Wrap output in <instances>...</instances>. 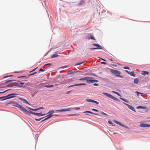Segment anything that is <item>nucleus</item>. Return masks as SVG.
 I'll return each instance as SVG.
<instances>
[{
  "instance_id": "31",
  "label": "nucleus",
  "mask_w": 150,
  "mask_h": 150,
  "mask_svg": "<svg viewBox=\"0 0 150 150\" xmlns=\"http://www.w3.org/2000/svg\"><path fill=\"white\" fill-rule=\"evenodd\" d=\"M136 93H137V96H139L140 94H143V93H139V92H138V91H136Z\"/></svg>"
},
{
  "instance_id": "34",
  "label": "nucleus",
  "mask_w": 150,
  "mask_h": 150,
  "mask_svg": "<svg viewBox=\"0 0 150 150\" xmlns=\"http://www.w3.org/2000/svg\"><path fill=\"white\" fill-rule=\"evenodd\" d=\"M90 75H92V76H97L96 74H94V73H90Z\"/></svg>"
},
{
  "instance_id": "17",
  "label": "nucleus",
  "mask_w": 150,
  "mask_h": 150,
  "mask_svg": "<svg viewBox=\"0 0 150 150\" xmlns=\"http://www.w3.org/2000/svg\"><path fill=\"white\" fill-rule=\"evenodd\" d=\"M20 99L21 100H22L24 103L27 104H28L29 105H30V104L28 102V101L27 100H26L25 99H24L23 98H20Z\"/></svg>"
},
{
  "instance_id": "61",
  "label": "nucleus",
  "mask_w": 150,
  "mask_h": 150,
  "mask_svg": "<svg viewBox=\"0 0 150 150\" xmlns=\"http://www.w3.org/2000/svg\"><path fill=\"white\" fill-rule=\"evenodd\" d=\"M66 67V66H64V67H62V68H64V67Z\"/></svg>"
},
{
  "instance_id": "47",
  "label": "nucleus",
  "mask_w": 150,
  "mask_h": 150,
  "mask_svg": "<svg viewBox=\"0 0 150 150\" xmlns=\"http://www.w3.org/2000/svg\"><path fill=\"white\" fill-rule=\"evenodd\" d=\"M98 84H97V83H95L94 84V86H98Z\"/></svg>"
},
{
  "instance_id": "1",
  "label": "nucleus",
  "mask_w": 150,
  "mask_h": 150,
  "mask_svg": "<svg viewBox=\"0 0 150 150\" xmlns=\"http://www.w3.org/2000/svg\"><path fill=\"white\" fill-rule=\"evenodd\" d=\"M94 78L93 77H88L80 79H79L80 81L86 80V82L88 83H93L95 82H98V80H94Z\"/></svg>"
},
{
  "instance_id": "40",
  "label": "nucleus",
  "mask_w": 150,
  "mask_h": 150,
  "mask_svg": "<svg viewBox=\"0 0 150 150\" xmlns=\"http://www.w3.org/2000/svg\"><path fill=\"white\" fill-rule=\"evenodd\" d=\"M74 109H74L75 110H79L80 109V107H78L77 108H73Z\"/></svg>"
},
{
  "instance_id": "30",
  "label": "nucleus",
  "mask_w": 150,
  "mask_h": 150,
  "mask_svg": "<svg viewBox=\"0 0 150 150\" xmlns=\"http://www.w3.org/2000/svg\"><path fill=\"white\" fill-rule=\"evenodd\" d=\"M14 104H15V106H16L17 107H18L19 106V105H19L16 102H15V103H14Z\"/></svg>"
},
{
  "instance_id": "19",
  "label": "nucleus",
  "mask_w": 150,
  "mask_h": 150,
  "mask_svg": "<svg viewBox=\"0 0 150 150\" xmlns=\"http://www.w3.org/2000/svg\"><path fill=\"white\" fill-rule=\"evenodd\" d=\"M58 56V55H57V54H55L52 55L51 56V58H55L57 57Z\"/></svg>"
},
{
  "instance_id": "52",
  "label": "nucleus",
  "mask_w": 150,
  "mask_h": 150,
  "mask_svg": "<svg viewBox=\"0 0 150 150\" xmlns=\"http://www.w3.org/2000/svg\"><path fill=\"white\" fill-rule=\"evenodd\" d=\"M25 76H21L20 77H19L18 78H23L25 77Z\"/></svg>"
},
{
  "instance_id": "5",
  "label": "nucleus",
  "mask_w": 150,
  "mask_h": 150,
  "mask_svg": "<svg viewBox=\"0 0 150 150\" xmlns=\"http://www.w3.org/2000/svg\"><path fill=\"white\" fill-rule=\"evenodd\" d=\"M31 114L34 115H37L38 116H45L47 114H42L41 113H37L36 112H33L31 111H29V113H28V115H30Z\"/></svg>"
},
{
  "instance_id": "20",
  "label": "nucleus",
  "mask_w": 150,
  "mask_h": 150,
  "mask_svg": "<svg viewBox=\"0 0 150 150\" xmlns=\"http://www.w3.org/2000/svg\"><path fill=\"white\" fill-rule=\"evenodd\" d=\"M120 98L122 100L125 102H126V103H128L129 102V101H128V100H127L126 99L123 98Z\"/></svg>"
},
{
  "instance_id": "10",
  "label": "nucleus",
  "mask_w": 150,
  "mask_h": 150,
  "mask_svg": "<svg viewBox=\"0 0 150 150\" xmlns=\"http://www.w3.org/2000/svg\"><path fill=\"white\" fill-rule=\"evenodd\" d=\"M86 101L88 102H91L95 103L97 104H98L99 103L97 101H95L93 100L89 99H87L86 100Z\"/></svg>"
},
{
  "instance_id": "11",
  "label": "nucleus",
  "mask_w": 150,
  "mask_h": 150,
  "mask_svg": "<svg viewBox=\"0 0 150 150\" xmlns=\"http://www.w3.org/2000/svg\"><path fill=\"white\" fill-rule=\"evenodd\" d=\"M74 109V108H69L68 109H62V110H56V111L57 112H62L64 111H70L71 109Z\"/></svg>"
},
{
  "instance_id": "35",
  "label": "nucleus",
  "mask_w": 150,
  "mask_h": 150,
  "mask_svg": "<svg viewBox=\"0 0 150 150\" xmlns=\"http://www.w3.org/2000/svg\"><path fill=\"white\" fill-rule=\"evenodd\" d=\"M10 90V89H8V90H7L3 92H0V93H5V92H6V91H8L9 90Z\"/></svg>"
},
{
  "instance_id": "36",
  "label": "nucleus",
  "mask_w": 150,
  "mask_h": 150,
  "mask_svg": "<svg viewBox=\"0 0 150 150\" xmlns=\"http://www.w3.org/2000/svg\"><path fill=\"white\" fill-rule=\"evenodd\" d=\"M101 114L103 115H106V116H108V115L105 113L104 112H101Z\"/></svg>"
},
{
  "instance_id": "24",
  "label": "nucleus",
  "mask_w": 150,
  "mask_h": 150,
  "mask_svg": "<svg viewBox=\"0 0 150 150\" xmlns=\"http://www.w3.org/2000/svg\"><path fill=\"white\" fill-rule=\"evenodd\" d=\"M29 108L30 110H32L34 111H37V110H39V109H38V108H37V109H32V108Z\"/></svg>"
},
{
  "instance_id": "9",
  "label": "nucleus",
  "mask_w": 150,
  "mask_h": 150,
  "mask_svg": "<svg viewBox=\"0 0 150 150\" xmlns=\"http://www.w3.org/2000/svg\"><path fill=\"white\" fill-rule=\"evenodd\" d=\"M123 103L125 105H126L128 107V108H129L131 110H132L134 112H136V110L133 106H132L129 105V104H127L124 102H123Z\"/></svg>"
},
{
  "instance_id": "23",
  "label": "nucleus",
  "mask_w": 150,
  "mask_h": 150,
  "mask_svg": "<svg viewBox=\"0 0 150 150\" xmlns=\"http://www.w3.org/2000/svg\"><path fill=\"white\" fill-rule=\"evenodd\" d=\"M129 74L131 76H135V74H134V72L133 71L130 73Z\"/></svg>"
},
{
  "instance_id": "4",
  "label": "nucleus",
  "mask_w": 150,
  "mask_h": 150,
  "mask_svg": "<svg viewBox=\"0 0 150 150\" xmlns=\"http://www.w3.org/2000/svg\"><path fill=\"white\" fill-rule=\"evenodd\" d=\"M103 94L115 100L118 101H120V100H119L118 98L113 96L112 95L108 93L104 92L103 93Z\"/></svg>"
},
{
  "instance_id": "26",
  "label": "nucleus",
  "mask_w": 150,
  "mask_h": 150,
  "mask_svg": "<svg viewBox=\"0 0 150 150\" xmlns=\"http://www.w3.org/2000/svg\"><path fill=\"white\" fill-rule=\"evenodd\" d=\"M13 80H8V81H6L5 82V83H8L10 82H12L13 81Z\"/></svg>"
},
{
  "instance_id": "50",
  "label": "nucleus",
  "mask_w": 150,
  "mask_h": 150,
  "mask_svg": "<svg viewBox=\"0 0 150 150\" xmlns=\"http://www.w3.org/2000/svg\"><path fill=\"white\" fill-rule=\"evenodd\" d=\"M76 115V114H72V115H69L74 116V115Z\"/></svg>"
},
{
  "instance_id": "13",
  "label": "nucleus",
  "mask_w": 150,
  "mask_h": 150,
  "mask_svg": "<svg viewBox=\"0 0 150 150\" xmlns=\"http://www.w3.org/2000/svg\"><path fill=\"white\" fill-rule=\"evenodd\" d=\"M86 83H77V84H74V85H71V86H69V87H73V86H81V85H86Z\"/></svg>"
},
{
  "instance_id": "59",
  "label": "nucleus",
  "mask_w": 150,
  "mask_h": 150,
  "mask_svg": "<svg viewBox=\"0 0 150 150\" xmlns=\"http://www.w3.org/2000/svg\"><path fill=\"white\" fill-rule=\"evenodd\" d=\"M36 69V68H35V69H33V70L32 71H34L35 70V69Z\"/></svg>"
},
{
  "instance_id": "45",
  "label": "nucleus",
  "mask_w": 150,
  "mask_h": 150,
  "mask_svg": "<svg viewBox=\"0 0 150 150\" xmlns=\"http://www.w3.org/2000/svg\"><path fill=\"white\" fill-rule=\"evenodd\" d=\"M51 63H48V64H45V65H44V66H45L47 65H51Z\"/></svg>"
},
{
  "instance_id": "62",
  "label": "nucleus",
  "mask_w": 150,
  "mask_h": 150,
  "mask_svg": "<svg viewBox=\"0 0 150 150\" xmlns=\"http://www.w3.org/2000/svg\"><path fill=\"white\" fill-rule=\"evenodd\" d=\"M149 118H150V117Z\"/></svg>"
},
{
  "instance_id": "38",
  "label": "nucleus",
  "mask_w": 150,
  "mask_h": 150,
  "mask_svg": "<svg viewBox=\"0 0 150 150\" xmlns=\"http://www.w3.org/2000/svg\"><path fill=\"white\" fill-rule=\"evenodd\" d=\"M83 63V62H81V63H80L78 64H76L75 65V66L81 65V64H82Z\"/></svg>"
},
{
  "instance_id": "43",
  "label": "nucleus",
  "mask_w": 150,
  "mask_h": 150,
  "mask_svg": "<svg viewBox=\"0 0 150 150\" xmlns=\"http://www.w3.org/2000/svg\"><path fill=\"white\" fill-rule=\"evenodd\" d=\"M13 76L12 75L7 76L4 77V78L8 77H11V76Z\"/></svg>"
},
{
  "instance_id": "60",
  "label": "nucleus",
  "mask_w": 150,
  "mask_h": 150,
  "mask_svg": "<svg viewBox=\"0 0 150 150\" xmlns=\"http://www.w3.org/2000/svg\"><path fill=\"white\" fill-rule=\"evenodd\" d=\"M113 133L114 134H117V133L116 132H114V133Z\"/></svg>"
},
{
  "instance_id": "48",
  "label": "nucleus",
  "mask_w": 150,
  "mask_h": 150,
  "mask_svg": "<svg viewBox=\"0 0 150 150\" xmlns=\"http://www.w3.org/2000/svg\"><path fill=\"white\" fill-rule=\"evenodd\" d=\"M6 98V97H5V96L0 97V99H1L3 98Z\"/></svg>"
},
{
  "instance_id": "27",
  "label": "nucleus",
  "mask_w": 150,
  "mask_h": 150,
  "mask_svg": "<svg viewBox=\"0 0 150 150\" xmlns=\"http://www.w3.org/2000/svg\"><path fill=\"white\" fill-rule=\"evenodd\" d=\"M54 86V85H46L45 86V87L47 88H50V87H53Z\"/></svg>"
},
{
  "instance_id": "39",
  "label": "nucleus",
  "mask_w": 150,
  "mask_h": 150,
  "mask_svg": "<svg viewBox=\"0 0 150 150\" xmlns=\"http://www.w3.org/2000/svg\"><path fill=\"white\" fill-rule=\"evenodd\" d=\"M124 69H129V68L128 67H124Z\"/></svg>"
},
{
  "instance_id": "8",
  "label": "nucleus",
  "mask_w": 150,
  "mask_h": 150,
  "mask_svg": "<svg viewBox=\"0 0 150 150\" xmlns=\"http://www.w3.org/2000/svg\"><path fill=\"white\" fill-rule=\"evenodd\" d=\"M86 38L87 39H92L94 40H95L96 39L95 37H94L93 35L92 34H89L86 37Z\"/></svg>"
},
{
  "instance_id": "28",
  "label": "nucleus",
  "mask_w": 150,
  "mask_h": 150,
  "mask_svg": "<svg viewBox=\"0 0 150 150\" xmlns=\"http://www.w3.org/2000/svg\"><path fill=\"white\" fill-rule=\"evenodd\" d=\"M54 110H50L47 114L52 113H54Z\"/></svg>"
},
{
  "instance_id": "56",
  "label": "nucleus",
  "mask_w": 150,
  "mask_h": 150,
  "mask_svg": "<svg viewBox=\"0 0 150 150\" xmlns=\"http://www.w3.org/2000/svg\"><path fill=\"white\" fill-rule=\"evenodd\" d=\"M82 72V71H77L76 72Z\"/></svg>"
},
{
  "instance_id": "16",
  "label": "nucleus",
  "mask_w": 150,
  "mask_h": 150,
  "mask_svg": "<svg viewBox=\"0 0 150 150\" xmlns=\"http://www.w3.org/2000/svg\"><path fill=\"white\" fill-rule=\"evenodd\" d=\"M149 74V72L147 71H142V74L144 76H145L146 75H148Z\"/></svg>"
},
{
  "instance_id": "58",
  "label": "nucleus",
  "mask_w": 150,
  "mask_h": 150,
  "mask_svg": "<svg viewBox=\"0 0 150 150\" xmlns=\"http://www.w3.org/2000/svg\"><path fill=\"white\" fill-rule=\"evenodd\" d=\"M110 60L111 61H113V60L112 59H110Z\"/></svg>"
},
{
  "instance_id": "51",
  "label": "nucleus",
  "mask_w": 150,
  "mask_h": 150,
  "mask_svg": "<svg viewBox=\"0 0 150 150\" xmlns=\"http://www.w3.org/2000/svg\"><path fill=\"white\" fill-rule=\"evenodd\" d=\"M38 109H39V110H40V109H44V108H43L42 107H40V108H38Z\"/></svg>"
},
{
  "instance_id": "14",
  "label": "nucleus",
  "mask_w": 150,
  "mask_h": 150,
  "mask_svg": "<svg viewBox=\"0 0 150 150\" xmlns=\"http://www.w3.org/2000/svg\"><path fill=\"white\" fill-rule=\"evenodd\" d=\"M141 127H150V125L149 124H141L140 125Z\"/></svg>"
},
{
  "instance_id": "32",
  "label": "nucleus",
  "mask_w": 150,
  "mask_h": 150,
  "mask_svg": "<svg viewBox=\"0 0 150 150\" xmlns=\"http://www.w3.org/2000/svg\"><path fill=\"white\" fill-rule=\"evenodd\" d=\"M121 126L122 127H125V128L129 129V128L128 127H127V126H126L125 125H124L122 124V125H121Z\"/></svg>"
},
{
  "instance_id": "7",
  "label": "nucleus",
  "mask_w": 150,
  "mask_h": 150,
  "mask_svg": "<svg viewBox=\"0 0 150 150\" xmlns=\"http://www.w3.org/2000/svg\"><path fill=\"white\" fill-rule=\"evenodd\" d=\"M16 94H14V93H12V94H9L8 95H7V96H6V97H7V98H6L5 99L1 100H5V99H10V98H14V97H15V96H14L13 95H16Z\"/></svg>"
},
{
  "instance_id": "22",
  "label": "nucleus",
  "mask_w": 150,
  "mask_h": 150,
  "mask_svg": "<svg viewBox=\"0 0 150 150\" xmlns=\"http://www.w3.org/2000/svg\"><path fill=\"white\" fill-rule=\"evenodd\" d=\"M114 122H115L117 124H118L119 125L121 126L122 125V124H121L120 122L116 121V120H114Z\"/></svg>"
},
{
  "instance_id": "37",
  "label": "nucleus",
  "mask_w": 150,
  "mask_h": 150,
  "mask_svg": "<svg viewBox=\"0 0 150 150\" xmlns=\"http://www.w3.org/2000/svg\"><path fill=\"white\" fill-rule=\"evenodd\" d=\"M108 122L110 124H112L113 126V123H112V122L110 121H108Z\"/></svg>"
},
{
  "instance_id": "12",
  "label": "nucleus",
  "mask_w": 150,
  "mask_h": 150,
  "mask_svg": "<svg viewBox=\"0 0 150 150\" xmlns=\"http://www.w3.org/2000/svg\"><path fill=\"white\" fill-rule=\"evenodd\" d=\"M50 114L48 115H47L46 116V117H47L45 118L44 120H43L42 121H45V120H46L49 118H50L51 117L53 116H58V115H53L52 113H49Z\"/></svg>"
},
{
  "instance_id": "15",
  "label": "nucleus",
  "mask_w": 150,
  "mask_h": 150,
  "mask_svg": "<svg viewBox=\"0 0 150 150\" xmlns=\"http://www.w3.org/2000/svg\"><path fill=\"white\" fill-rule=\"evenodd\" d=\"M93 45L96 47H96V48H98V49H102V47L99 44H93Z\"/></svg>"
},
{
  "instance_id": "46",
  "label": "nucleus",
  "mask_w": 150,
  "mask_h": 150,
  "mask_svg": "<svg viewBox=\"0 0 150 150\" xmlns=\"http://www.w3.org/2000/svg\"><path fill=\"white\" fill-rule=\"evenodd\" d=\"M100 63L104 64H106V63L104 62H101Z\"/></svg>"
},
{
  "instance_id": "44",
  "label": "nucleus",
  "mask_w": 150,
  "mask_h": 150,
  "mask_svg": "<svg viewBox=\"0 0 150 150\" xmlns=\"http://www.w3.org/2000/svg\"><path fill=\"white\" fill-rule=\"evenodd\" d=\"M90 49H91V50H95V49H98V48H90Z\"/></svg>"
},
{
  "instance_id": "2",
  "label": "nucleus",
  "mask_w": 150,
  "mask_h": 150,
  "mask_svg": "<svg viewBox=\"0 0 150 150\" xmlns=\"http://www.w3.org/2000/svg\"><path fill=\"white\" fill-rule=\"evenodd\" d=\"M25 83L23 82H20V83L18 82H15L14 83H13L9 84V85H8L7 86L11 87L18 86L20 87H24L25 86H23V85Z\"/></svg>"
},
{
  "instance_id": "33",
  "label": "nucleus",
  "mask_w": 150,
  "mask_h": 150,
  "mask_svg": "<svg viewBox=\"0 0 150 150\" xmlns=\"http://www.w3.org/2000/svg\"><path fill=\"white\" fill-rule=\"evenodd\" d=\"M44 118V117H42V118H40V119H35V120L36 121H39L40 120L42 119L43 118Z\"/></svg>"
},
{
  "instance_id": "55",
  "label": "nucleus",
  "mask_w": 150,
  "mask_h": 150,
  "mask_svg": "<svg viewBox=\"0 0 150 150\" xmlns=\"http://www.w3.org/2000/svg\"><path fill=\"white\" fill-rule=\"evenodd\" d=\"M102 60H103V61H106V60L105 59H102V58H100Z\"/></svg>"
},
{
  "instance_id": "54",
  "label": "nucleus",
  "mask_w": 150,
  "mask_h": 150,
  "mask_svg": "<svg viewBox=\"0 0 150 150\" xmlns=\"http://www.w3.org/2000/svg\"><path fill=\"white\" fill-rule=\"evenodd\" d=\"M37 73V72H35L34 73H33V74H31V75H34V74H35Z\"/></svg>"
},
{
  "instance_id": "53",
  "label": "nucleus",
  "mask_w": 150,
  "mask_h": 150,
  "mask_svg": "<svg viewBox=\"0 0 150 150\" xmlns=\"http://www.w3.org/2000/svg\"><path fill=\"white\" fill-rule=\"evenodd\" d=\"M71 92V91H67V92L66 93H67V94H68L69 93H70Z\"/></svg>"
},
{
  "instance_id": "3",
  "label": "nucleus",
  "mask_w": 150,
  "mask_h": 150,
  "mask_svg": "<svg viewBox=\"0 0 150 150\" xmlns=\"http://www.w3.org/2000/svg\"><path fill=\"white\" fill-rule=\"evenodd\" d=\"M111 72L112 74H116V76L117 77L121 78H123L122 76L120 75V74H121V72L119 71L114 69H111Z\"/></svg>"
},
{
  "instance_id": "49",
  "label": "nucleus",
  "mask_w": 150,
  "mask_h": 150,
  "mask_svg": "<svg viewBox=\"0 0 150 150\" xmlns=\"http://www.w3.org/2000/svg\"><path fill=\"white\" fill-rule=\"evenodd\" d=\"M126 72H127L128 74H129L130 72L127 70H125V71Z\"/></svg>"
},
{
  "instance_id": "25",
  "label": "nucleus",
  "mask_w": 150,
  "mask_h": 150,
  "mask_svg": "<svg viewBox=\"0 0 150 150\" xmlns=\"http://www.w3.org/2000/svg\"><path fill=\"white\" fill-rule=\"evenodd\" d=\"M137 108L145 109V107L143 106H139L137 107Z\"/></svg>"
},
{
  "instance_id": "42",
  "label": "nucleus",
  "mask_w": 150,
  "mask_h": 150,
  "mask_svg": "<svg viewBox=\"0 0 150 150\" xmlns=\"http://www.w3.org/2000/svg\"><path fill=\"white\" fill-rule=\"evenodd\" d=\"M39 71H45V70L42 69V68H41L40 69Z\"/></svg>"
},
{
  "instance_id": "6",
  "label": "nucleus",
  "mask_w": 150,
  "mask_h": 150,
  "mask_svg": "<svg viewBox=\"0 0 150 150\" xmlns=\"http://www.w3.org/2000/svg\"><path fill=\"white\" fill-rule=\"evenodd\" d=\"M18 107L20 108L25 113L28 115V114L29 111H28V110H27L25 108L23 107L21 105H19Z\"/></svg>"
},
{
  "instance_id": "29",
  "label": "nucleus",
  "mask_w": 150,
  "mask_h": 150,
  "mask_svg": "<svg viewBox=\"0 0 150 150\" xmlns=\"http://www.w3.org/2000/svg\"><path fill=\"white\" fill-rule=\"evenodd\" d=\"M112 92L113 93L116 94H117L118 96H121L117 92H116L114 91H112Z\"/></svg>"
},
{
  "instance_id": "57",
  "label": "nucleus",
  "mask_w": 150,
  "mask_h": 150,
  "mask_svg": "<svg viewBox=\"0 0 150 150\" xmlns=\"http://www.w3.org/2000/svg\"><path fill=\"white\" fill-rule=\"evenodd\" d=\"M19 72H20L15 71V73H19Z\"/></svg>"
},
{
  "instance_id": "18",
  "label": "nucleus",
  "mask_w": 150,
  "mask_h": 150,
  "mask_svg": "<svg viewBox=\"0 0 150 150\" xmlns=\"http://www.w3.org/2000/svg\"><path fill=\"white\" fill-rule=\"evenodd\" d=\"M84 113H90L94 114L96 115H99L98 114L94 113H93V112H91L90 111H85V112H84Z\"/></svg>"
},
{
  "instance_id": "21",
  "label": "nucleus",
  "mask_w": 150,
  "mask_h": 150,
  "mask_svg": "<svg viewBox=\"0 0 150 150\" xmlns=\"http://www.w3.org/2000/svg\"><path fill=\"white\" fill-rule=\"evenodd\" d=\"M139 81L137 78L135 79L134 80V83L137 84L138 83Z\"/></svg>"
},
{
  "instance_id": "41",
  "label": "nucleus",
  "mask_w": 150,
  "mask_h": 150,
  "mask_svg": "<svg viewBox=\"0 0 150 150\" xmlns=\"http://www.w3.org/2000/svg\"><path fill=\"white\" fill-rule=\"evenodd\" d=\"M92 110L94 111H96V112H98V110H97L96 109L94 108H93L92 109Z\"/></svg>"
}]
</instances>
